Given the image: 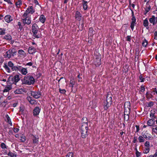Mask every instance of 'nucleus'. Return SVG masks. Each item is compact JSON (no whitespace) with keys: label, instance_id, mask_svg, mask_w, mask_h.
Wrapping results in <instances>:
<instances>
[{"label":"nucleus","instance_id":"13","mask_svg":"<svg viewBox=\"0 0 157 157\" xmlns=\"http://www.w3.org/2000/svg\"><path fill=\"white\" fill-rule=\"evenodd\" d=\"M40 112V109L38 107H36L33 111V114L34 116L38 115Z\"/></svg>","mask_w":157,"mask_h":157},{"label":"nucleus","instance_id":"42","mask_svg":"<svg viewBox=\"0 0 157 157\" xmlns=\"http://www.w3.org/2000/svg\"><path fill=\"white\" fill-rule=\"evenodd\" d=\"M82 124H83L84 123L88 124L87 119V118L86 117H83L82 119Z\"/></svg>","mask_w":157,"mask_h":157},{"label":"nucleus","instance_id":"21","mask_svg":"<svg viewBox=\"0 0 157 157\" xmlns=\"http://www.w3.org/2000/svg\"><path fill=\"white\" fill-rule=\"evenodd\" d=\"M94 63L96 65L99 66L101 64V59L98 58L94 60Z\"/></svg>","mask_w":157,"mask_h":157},{"label":"nucleus","instance_id":"59","mask_svg":"<svg viewBox=\"0 0 157 157\" xmlns=\"http://www.w3.org/2000/svg\"><path fill=\"white\" fill-rule=\"evenodd\" d=\"M136 132H138L139 130V127L138 125H136Z\"/></svg>","mask_w":157,"mask_h":157},{"label":"nucleus","instance_id":"14","mask_svg":"<svg viewBox=\"0 0 157 157\" xmlns=\"http://www.w3.org/2000/svg\"><path fill=\"white\" fill-rule=\"evenodd\" d=\"M6 21L9 23L13 20V18L10 15H7L5 16L4 18Z\"/></svg>","mask_w":157,"mask_h":157},{"label":"nucleus","instance_id":"62","mask_svg":"<svg viewBox=\"0 0 157 157\" xmlns=\"http://www.w3.org/2000/svg\"><path fill=\"white\" fill-rule=\"evenodd\" d=\"M134 140L133 141V142L134 143H135L137 141L136 138L135 136H134Z\"/></svg>","mask_w":157,"mask_h":157},{"label":"nucleus","instance_id":"31","mask_svg":"<svg viewBox=\"0 0 157 157\" xmlns=\"http://www.w3.org/2000/svg\"><path fill=\"white\" fill-rule=\"evenodd\" d=\"M4 39L8 40H11L12 39L11 36L10 35L7 34L4 36Z\"/></svg>","mask_w":157,"mask_h":157},{"label":"nucleus","instance_id":"9","mask_svg":"<svg viewBox=\"0 0 157 157\" xmlns=\"http://www.w3.org/2000/svg\"><path fill=\"white\" fill-rule=\"evenodd\" d=\"M130 111V109L124 108V119L127 121L129 119V115Z\"/></svg>","mask_w":157,"mask_h":157},{"label":"nucleus","instance_id":"55","mask_svg":"<svg viewBox=\"0 0 157 157\" xmlns=\"http://www.w3.org/2000/svg\"><path fill=\"white\" fill-rule=\"evenodd\" d=\"M141 153L137 151H136V155L137 157H139Z\"/></svg>","mask_w":157,"mask_h":157},{"label":"nucleus","instance_id":"19","mask_svg":"<svg viewBox=\"0 0 157 157\" xmlns=\"http://www.w3.org/2000/svg\"><path fill=\"white\" fill-rule=\"evenodd\" d=\"M95 32L94 30L92 28H89L88 35L90 36L93 37L94 35L95 34Z\"/></svg>","mask_w":157,"mask_h":157},{"label":"nucleus","instance_id":"41","mask_svg":"<svg viewBox=\"0 0 157 157\" xmlns=\"http://www.w3.org/2000/svg\"><path fill=\"white\" fill-rule=\"evenodd\" d=\"M6 30L3 29H0V34L1 35H4L5 34Z\"/></svg>","mask_w":157,"mask_h":157},{"label":"nucleus","instance_id":"43","mask_svg":"<svg viewBox=\"0 0 157 157\" xmlns=\"http://www.w3.org/2000/svg\"><path fill=\"white\" fill-rule=\"evenodd\" d=\"M149 151V147H146L144 150V153H147Z\"/></svg>","mask_w":157,"mask_h":157},{"label":"nucleus","instance_id":"46","mask_svg":"<svg viewBox=\"0 0 157 157\" xmlns=\"http://www.w3.org/2000/svg\"><path fill=\"white\" fill-rule=\"evenodd\" d=\"M140 80V82H144V80L145 79L144 78H143L142 75H140L139 77Z\"/></svg>","mask_w":157,"mask_h":157},{"label":"nucleus","instance_id":"28","mask_svg":"<svg viewBox=\"0 0 157 157\" xmlns=\"http://www.w3.org/2000/svg\"><path fill=\"white\" fill-rule=\"evenodd\" d=\"M83 1L84 2L82 4L83 8L85 10H86V9H87L88 8V6L87 4V2L86 1H84V0H83Z\"/></svg>","mask_w":157,"mask_h":157},{"label":"nucleus","instance_id":"15","mask_svg":"<svg viewBox=\"0 0 157 157\" xmlns=\"http://www.w3.org/2000/svg\"><path fill=\"white\" fill-rule=\"evenodd\" d=\"M75 18L78 21H80L81 19V16L80 12L78 11L76 12L75 15Z\"/></svg>","mask_w":157,"mask_h":157},{"label":"nucleus","instance_id":"61","mask_svg":"<svg viewBox=\"0 0 157 157\" xmlns=\"http://www.w3.org/2000/svg\"><path fill=\"white\" fill-rule=\"evenodd\" d=\"M26 65L29 66H32L33 65V63L32 62H30L27 63Z\"/></svg>","mask_w":157,"mask_h":157},{"label":"nucleus","instance_id":"27","mask_svg":"<svg viewBox=\"0 0 157 157\" xmlns=\"http://www.w3.org/2000/svg\"><path fill=\"white\" fill-rule=\"evenodd\" d=\"M11 89V87L10 86H6L5 88L3 90V92H7L10 90Z\"/></svg>","mask_w":157,"mask_h":157},{"label":"nucleus","instance_id":"60","mask_svg":"<svg viewBox=\"0 0 157 157\" xmlns=\"http://www.w3.org/2000/svg\"><path fill=\"white\" fill-rule=\"evenodd\" d=\"M5 1L7 2L9 4H12L10 0H4Z\"/></svg>","mask_w":157,"mask_h":157},{"label":"nucleus","instance_id":"48","mask_svg":"<svg viewBox=\"0 0 157 157\" xmlns=\"http://www.w3.org/2000/svg\"><path fill=\"white\" fill-rule=\"evenodd\" d=\"M18 53L19 54L22 55H24L25 54V52L23 50L21 49L19 50L18 51Z\"/></svg>","mask_w":157,"mask_h":157},{"label":"nucleus","instance_id":"29","mask_svg":"<svg viewBox=\"0 0 157 157\" xmlns=\"http://www.w3.org/2000/svg\"><path fill=\"white\" fill-rule=\"evenodd\" d=\"M148 21L147 18H146L144 21L143 25L145 27L148 26Z\"/></svg>","mask_w":157,"mask_h":157},{"label":"nucleus","instance_id":"47","mask_svg":"<svg viewBox=\"0 0 157 157\" xmlns=\"http://www.w3.org/2000/svg\"><path fill=\"white\" fill-rule=\"evenodd\" d=\"M1 147L2 149L6 148V146L4 143H2L1 144Z\"/></svg>","mask_w":157,"mask_h":157},{"label":"nucleus","instance_id":"50","mask_svg":"<svg viewBox=\"0 0 157 157\" xmlns=\"http://www.w3.org/2000/svg\"><path fill=\"white\" fill-rule=\"evenodd\" d=\"M59 92L61 94H64L66 92V91L65 89H61L59 88Z\"/></svg>","mask_w":157,"mask_h":157},{"label":"nucleus","instance_id":"17","mask_svg":"<svg viewBox=\"0 0 157 157\" xmlns=\"http://www.w3.org/2000/svg\"><path fill=\"white\" fill-rule=\"evenodd\" d=\"M82 137L83 138H86L88 135V131H81Z\"/></svg>","mask_w":157,"mask_h":157},{"label":"nucleus","instance_id":"64","mask_svg":"<svg viewBox=\"0 0 157 157\" xmlns=\"http://www.w3.org/2000/svg\"><path fill=\"white\" fill-rule=\"evenodd\" d=\"M150 157H157V155L155 153L153 156L150 155Z\"/></svg>","mask_w":157,"mask_h":157},{"label":"nucleus","instance_id":"23","mask_svg":"<svg viewBox=\"0 0 157 157\" xmlns=\"http://www.w3.org/2000/svg\"><path fill=\"white\" fill-rule=\"evenodd\" d=\"M149 22L151 23H152L153 25L156 24L155 22V21L154 16H152L149 19Z\"/></svg>","mask_w":157,"mask_h":157},{"label":"nucleus","instance_id":"22","mask_svg":"<svg viewBox=\"0 0 157 157\" xmlns=\"http://www.w3.org/2000/svg\"><path fill=\"white\" fill-rule=\"evenodd\" d=\"M32 140L34 144H38V138L33 136Z\"/></svg>","mask_w":157,"mask_h":157},{"label":"nucleus","instance_id":"44","mask_svg":"<svg viewBox=\"0 0 157 157\" xmlns=\"http://www.w3.org/2000/svg\"><path fill=\"white\" fill-rule=\"evenodd\" d=\"M7 101L6 100H4L3 101H2V102L1 103L2 106H3L4 107H5L6 105V103H7Z\"/></svg>","mask_w":157,"mask_h":157},{"label":"nucleus","instance_id":"10","mask_svg":"<svg viewBox=\"0 0 157 157\" xmlns=\"http://www.w3.org/2000/svg\"><path fill=\"white\" fill-rule=\"evenodd\" d=\"M8 65L11 68L13 71H16L18 69V67L14 65L11 61H9L8 63Z\"/></svg>","mask_w":157,"mask_h":157},{"label":"nucleus","instance_id":"38","mask_svg":"<svg viewBox=\"0 0 157 157\" xmlns=\"http://www.w3.org/2000/svg\"><path fill=\"white\" fill-rule=\"evenodd\" d=\"M4 67L8 72L9 73L11 72V70L10 68L8 67V65L6 64H4Z\"/></svg>","mask_w":157,"mask_h":157},{"label":"nucleus","instance_id":"3","mask_svg":"<svg viewBox=\"0 0 157 157\" xmlns=\"http://www.w3.org/2000/svg\"><path fill=\"white\" fill-rule=\"evenodd\" d=\"M20 80L19 76L16 75L14 76H10L7 82L10 84H14L16 85H17V84Z\"/></svg>","mask_w":157,"mask_h":157},{"label":"nucleus","instance_id":"12","mask_svg":"<svg viewBox=\"0 0 157 157\" xmlns=\"http://www.w3.org/2000/svg\"><path fill=\"white\" fill-rule=\"evenodd\" d=\"M88 124L84 123L82 124V125L81 127V131L88 130Z\"/></svg>","mask_w":157,"mask_h":157},{"label":"nucleus","instance_id":"57","mask_svg":"<svg viewBox=\"0 0 157 157\" xmlns=\"http://www.w3.org/2000/svg\"><path fill=\"white\" fill-rule=\"evenodd\" d=\"M154 39L155 40H157V31H155L154 33Z\"/></svg>","mask_w":157,"mask_h":157},{"label":"nucleus","instance_id":"7","mask_svg":"<svg viewBox=\"0 0 157 157\" xmlns=\"http://www.w3.org/2000/svg\"><path fill=\"white\" fill-rule=\"evenodd\" d=\"M31 95L34 98L36 99L39 98L41 95V93L40 91H31L30 92Z\"/></svg>","mask_w":157,"mask_h":157},{"label":"nucleus","instance_id":"25","mask_svg":"<svg viewBox=\"0 0 157 157\" xmlns=\"http://www.w3.org/2000/svg\"><path fill=\"white\" fill-rule=\"evenodd\" d=\"M124 108L130 109V103L129 101L125 102L124 105Z\"/></svg>","mask_w":157,"mask_h":157},{"label":"nucleus","instance_id":"8","mask_svg":"<svg viewBox=\"0 0 157 157\" xmlns=\"http://www.w3.org/2000/svg\"><path fill=\"white\" fill-rule=\"evenodd\" d=\"M23 18L22 20L23 23L25 24H27L28 25L30 24L31 23V20H30V17L29 16H26L25 17H24L23 16V15L22 16Z\"/></svg>","mask_w":157,"mask_h":157},{"label":"nucleus","instance_id":"30","mask_svg":"<svg viewBox=\"0 0 157 157\" xmlns=\"http://www.w3.org/2000/svg\"><path fill=\"white\" fill-rule=\"evenodd\" d=\"M6 117L7 119L6 121H7L8 122L9 124L11 125H12V124L11 121L10 119V117L7 114L6 116Z\"/></svg>","mask_w":157,"mask_h":157},{"label":"nucleus","instance_id":"36","mask_svg":"<svg viewBox=\"0 0 157 157\" xmlns=\"http://www.w3.org/2000/svg\"><path fill=\"white\" fill-rule=\"evenodd\" d=\"M138 140L139 142L140 143L144 142L145 140L144 137L141 136H139Z\"/></svg>","mask_w":157,"mask_h":157},{"label":"nucleus","instance_id":"58","mask_svg":"<svg viewBox=\"0 0 157 157\" xmlns=\"http://www.w3.org/2000/svg\"><path fill=\"white\" fill-rule=\"evenodd\" d=\"M127 40L128 41H130V40H131V36H127Z\"/></svg>","mask_w":157,"mask_h":157},{"label":"nucleus","instance_id":"35","mask_svg":"<svg viewBox=\"0 0 157 157\" xmlns=\"http://www.w3.org/2000/svg\"><path fill=\"white\" fill-rule=\"evenodd\" d=\"M22 92V90L20 89H16L14 92L15 94H21Z\"/></svg>","mask_w":157,"mask_h":157},{"label":"nucleus","instance_id":"52","mask_svg":"<svg viewBox=\"0 0 157 157\" xmlns=\"http://www.w3.org/2000/svg\"><path fill=\"white\" fill-rule=\"evenodd\" d=\"M155 113H152L151 112V113L150 114V117H154L155 118H156V117L155 115Z\"/></svg>","mask_w":157,"mask_h":157},{"label":"nucleus","instance_id":"2","mask_svg":"<svg viewBox=\"0 0 157 157\" xmlns=\"http://www.w3.org/2000/svg\"><path fill=\"white\" fill-rule=\"evenodd\" d=\"M112 102V97L109 94H107L106 99L104 102V108L105 110H107L111 105Z\"/></svg>","mask_w":157,"mask_h":157},{"label":"nucleus","instance_id":"4","mask_svg":"<svg viewBox=\"0 0 157 157\" xmlns=\"http://www.w3.org/2000/svg\"><path fill=\"white\" fill-rule=\"evenodd\" d=\"M17 52V50L14 48H12L8 50L6 52V56L5 57L8 58H10L13 57L14 55H16Z\"/></svg>","mask_w":157,"mask_h":157},{"label":"nucleus","instance_id":"39","mask_svg":"<svg viewBox=\"0 0 157 157\" xmlns=\"http://www.w3.org/2000/svg\"><path fill=\"white\" fill-rule=\"evenodd\" d=\"M148 44V42L147 40H144L142 43V45L144 47H146Z\"/></svg>","mask_w":157,"mask_h":157},{"label":"nucleus","instance_id":"16","mask_svg":"<svg viewBox=\"0 0 157 157\" xmlns=\"http://www.w3.org/2000/svg\"><path fill=\"white\" fill-rule=\"evenodd\" d=\"M155 121L154 119H150L147 122L148 126H152L154 124Z\"/></svg>","mask_w":157,"mask_h":157},{"label":"nucleus","instance_id":"63","mask_svg":"<svg viewBox=\"0 0 157 157\" xmlns=\"http://www.w3.org/2000/svg\"><path fill=\"white\" fill-rule=\"evenodd\" d=\"M150 9V6H149L148 7V8L146 10V13H147V12H148Z\"/></svg>","mask_w":157,"mask_h":157},{"label":"nucleus","instance_id":"24","mask_svg":"<svg viewBox=\"0 0 157 157\" xmlns=\"http://www.w3.org/2000/svg\"><path fill=\"white\" fill-rule=\"evenodd\" d=\"M39 19L41 22L44 23L46 20V18L44 15H42L40 16Z\"/></svg>","mask_w":157,"mask_h":157},{"label":"nucleus","instance_id":"5","mask_svg":"<svg viewBox=\"0 0 157 157\" xmlns=\"http://www.w3.org/2000/svg\"><path fill=\"white\" fill-rule=\"evenodd\" d=\"M38 27L36 24H34L32 26V31L33 33V35L36 38H38L39 36L37 35L38 31Z\"/></svg>","mask_w":157,"mask_h":157},{"label":"nucleus","instance_id":"33","mask_svg":"<svg viewBox=\"0 0 157 157\" xmlns=\"http://www.w3.org/2000/svg\"><path fill=\"white\" fill-rule=\"evenodd\" d=\"M21 72L23 75H25L27 73V70L26 68H23L21 69Z\"/></svg>","mask_w":157,"mask_h":157},{"label":"nucleus","instance_id":"34","mask_svg":"<svg viewBox=\"0 0 157 157\" xmlns=\"http://www.w3.org/2000/svg\"><path fill=\"white\" fill-rule=\"evenodd\" d=\"M75 82L73 80L71 79L70 81V84H69V86L73 88L74 85L75 84Z\"/></svg>","mask_w":157,"mask_h":157},{"label":"nucleus","instance_id":"37","mask_svg":"<svg viewBox=\"0 0 157 157\" xmlns=\"http://www.w3.org/2000/svg\"><path fill=\"white\" fill-rule=\"evenodd\" d=\"M20 138V140L22 142H24L26 140L25 137L23 135H22L19 137Z\"/></svg>","mask_w":157,"mask_h":157},{"label":"nucleus","instance_id":"18","mask_svg":"<svg viewBox=\"0 0 157 157\" xmlns=\"http://www.w3.org/2000/svg\"><path fill=\"white\" fill-rule=\"evenodd\" d=\"M36 52V49L33 47H30L28 49V52L31 54H33Z\"/></svg>","mask_w":157,"mask_h":157},{"label":"nucleus","instance_id":"11","mask_svg":"<svg viewBox=\"0 0 157 157\" xmlns=\"http://www.w3.org/2000/svg\"><path fill=\"white\" fill-rule=\"evenodd\" d=\"M132 22L131 23V27L132 30H133V29L134 28V26L136 25V18L134 16V13L132 11Z\"/></svg>","mask_w":157,"mask_h":157},{"label":"nucleus","instance_id":"32","mask_svg":"<svg viewBox=\"0 0 157 157\" xmlns=\"http://www.w3.org/2000/svg\"><path fill=\"white\" fill-rule=\"evenodd\" d=\"M7 155L11 157H16V155L15 153H12L11 151H9Z\"/></svg>","mask_w":157,"mask_h":157},{"label":"nucleus","instance_id":"45","mask_svg":"<svg viewBox=\"0 0 157 157\" xmlns=\"http://www.w3.org/2000/svg\"><path fill=\"white\" fill-rule=\"evenodd\" d=\"M74 155L73 153L71 152L68 153L66 156V157H72Z\"/></svg>","mask_w":157,"mask_h":157},{"label":"nucleus","instance_id":"26","mask_svg":"<svg viewBox=\"0 0 157 157\" xmlns=\"http://www.w3.org/2000/svg\"><path fill=\"white\" fill-rule=\"evenodd\" d=\"M17 25L18 26V27H17L18 31H21L23 29V26L21 25V23L20 22H18Z\"/></svg>","mask_w":157,"mask_h":157},{"label":"nucleus","instance_id":"1","mask_svg":"<svg viewBox=\"0 0 157 157\" xmlns=\"http://www.w3.org/2000/svg\"><path fill=\"white\" fill-rule=\"evenodd\" d=\"M34 82V78L31 75L25 76L23 81V84L29 85L33 84Z\"/></svg>","mask_w":157,"mask_h":157},{"label":"nucleus","instance_id":"20","mask_svg":"<svg viewBox=\"0 0 157 157\" xmlns=\"http://www.w3.org/2000/svg\"><path fill=\"white\" fill-rule=\"evenodd\" d=\"M27 99L31 104L33 105L35 103V100L32 99V98L30 97L29 96L27 97Z\"/></svg>","mask_w":157,"mask_h":157},{"label":"nucleus","instance_id":"49","mask_svg":"<svg viewBox=\"0 0 157 157\" xmlns=\"http://www.w3.org/2000/svg\"><path fill=\"white\" fill-rule=\"evenodd\" d=\"M145 91V87L144 86H141L140 88V91L143 92Z\"/></svg>","mask_w":157,"mask_h":157},{"label":"nucleus","instance_id":"54","mask_svg":"<svg viewBox=\"0 0 157 157\" xmlns=\"http://www.w3.org/2000/svg\"><path fill=\"white\" fill-rule=\"evenodd\" d=\"M153 105V102L152 101L150 102L148 105L147 106L148 107H151Z\"/></svg>","mask_w":157,"mask_h":157},{"label":"nucleus","instance_id":"40","mask_svg":"<svg viewBox=\"0 0 157 157\" xmlns=\"http://www.w3.org/2000/svg\"><path fill=\"white\" fill-rule=\"evenodd\" d=\"M22 2L21 0H19L15 3V4L17 7H19L21 5Z\"/></svg>","mask_w":157,"mask_h":157},{"label":"nucleus","instance_id":"51","mask_svg":"<svg viewBox=\"0 0 157 157\" xmlns=\"http://www.w3.org/2000/svg\"><path fill=\"white\" fill-rule=\"evenodd\" d=\"M155 128H152V131L156 134H157V127L156 126H155Z\"/></svg>","mask_w":157,"mask_h":157},{"label":"nucleus","instance_id":"53","mask_svg":"<svg viewBox=\"0 0 157 157\" xmlns=\"http://www.w3.org/2000/svg\"><path fill=\"white\" fill-rule=\"evenodd\" d=\"M144 145L147 147H149L150 146L149 142L146 141L144 144Z\"/></svg>","mask_w":157,"mask_h":157},{"label":"nucleus","instance_id":"6","mask_svg":"<svg viewBox=\"0 0 157 157\" xmlns=\"http://www.w3.org/2000/svg\"><path fill=\"white\" fill-rule=\"evenodd\" d=\"M35 11V10L33 7L32 6H29L24 13L23 16L25 17L26 16H29V13L33 14Z\"/></svg>","mask_w":157,"mask_h":157},{"label":"nucleus","instance_id":"56","mask_svg":"<svg viewBox=\"0 0 157 157\" xmlns=\"http://www.w3.org/2000/svg\"><path fill=\"white\" fill-rule=\"evenodd\" d=\"M19 129L15 128H13V131L15 132H18Z\"/></svg>","mask_w":157,"mask_h":157}]
</instances>
